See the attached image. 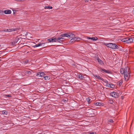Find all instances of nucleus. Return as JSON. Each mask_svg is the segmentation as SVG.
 I'll list each match as a JSON object with an SVG mask.
<instances>
[{
	"label": "nucleus",
	"instance_id": "nucleus-1",
	"mask_svg": "<svg viewBox=\"0 0 134 134\" xmlns=\"http://www.w3.org/2000/svg\"><path fill=\"white\" fill-rule=\"evenodd\" d=\"M120 71L121 74H124L125 80L128 81L130 76L129 68L128 67H126L125 68H121Z\"/></svg>",
	"mask_w": 134,
	"mask_h": 134
},
{
	"label": "nucleus",
	"instance_id": "nucleus-2",
	"mask_svg": "<svg viewBox=\"0 0 134 134\" xmlns=\"http://www.w3.org/2000/svg\"><path fill=\"white\" fill-rule=\"evenodd\" d=\"M103 44L106 46L112 49H118L119 48V47L118 46L114 43H104Z\"/></svg>",
	"mask_w": 134,
	"mask_h": 134
},
{
	"label": "nucleus",
	"instance_id": "nucleus-3",
	"mask_svg": "<svg viewBox=\"0 0 134 134\" xmlns=\"http://www.w3.org/2000/svg\"><path fill=\"white\" fill-rule=\"evenodd\" d=\"M60 36L62 37H66L69 38H71V37H72L75 36L74 34L72 33L62 34H61Z\"/></svg>",
	"mask_w": 134,
	"mask_h": 134
},
{
	"label": "nucleus",
	"instance_id": "nucleus-4",
	"mask_svg": "<svg viewBox=\"0 0 134 134\" xmlns=\"http://www.w3.org/2000/svg\"><path fill=\"white\" fill-rule=\"evenodd\" d=\"M121 41L126 43H129L133 42V37H128L121 39Z\"/></svg>",
	"mask_w": 134,
	"mask_h": 134
},
{
	"label": "nucleus",
	"instance_id": "nucleus-5",
	"mask_svg": "<svg viewBox=\"0 0 134 134\" xmlns=\"http://www.w3.org/2000/svg\"><path fill=\"white\" fill-rule=\"evenodd\" d=\"M93 77L96 79H98L99 80H101L105 83H106L108 82L106 80H104L103 78L101 77L99 75H93Z\"/></svg>",
	"mask_w": 134,
	"mask_h": 134
},
{
	"label": "nucleus",
	"instance_id": "nucleus-6",
	"mask_svg": "<svg viewBox=\"0 0 134 134\" xmlns=\"http://www.w3.org/2000/svg\"><path fill=\"white\" fill-rule=\"evenodd\" d=\"M110 95L113 97L117 98L118 97V93L115 92H113L110 93Z\"/></svg>",
	"mask_w": 134,
	"mask_h": 134
},
{
	"label": "nucleus",
	"instance_id": "nucleus-7",
	"mask_svg": "<svg viewBox=\"0 0 134 134\" xmlns=\"http://www.w3.org/2000/svg\"><path fill=\"white\" fill-rule=\"evenodd\" d=\"M22 73L23 74H24V75L27 74L28 75H31L32 73L31 72L27 70H24L23 71Z\"/></svg>",
	"mask_w": 134,
	"mask_h": 134
},
{
	"label": "nucleus",
	"instance_id": "nucleus-8",
	"mask_svg": "<svg viewBox=\"0 0 134 134\" xmlns=\"http://www.w3.org/2000/svg\"><path fill=\"white\" fill-rule=\"evenodd\" d=\"M47 40L50 42H57V39L56 38H50L48 39Z\"/></svg>",
	"mask_w": 134,
	"mask_h": 134
},
{
	"label": "nucleus",
	"instance_id": "nucleus-9",
	"mask_svg": "<svg viewBox=\"0 0 134 134\" xmlns=\"http://www.w3.org/2000/svg\"><path fill=\"white\" fill-rule=\"evenodd\" d=\"M87 39H91L93 41H95L98 39V38L97 37H87Z\"/></svg>",
	"mask_w": 134,
	"mask_h": 134
},
{
	"label": "nucleus",
	"instance_id": "nucleus-10",
	"mask_svg": "<svg viewBox=\"0 0 134 134\" xmlns=\"http://www.w3.org/2000/svg\"><path fill=\"white\" fill-rule=\"evenodd\" d=\"M19 40V39L18 37H16L14 40V44H13V46H15V44L17 43L18 42V41Z\"/></svg>",
	"mask_w": 134,
	"mask_h": 134
},
{
	"label": "nucleus",
	"instance_id": "nucleus-11",
	"mask_svg": "<svg viewBox=\"0 0 134 134\" xmlns=\"http://www.w3.org/2000/svg\"><path fill=\"white\" fill-rule=\"evenodd\" d=\"M94 104L97 106H100L102 105H103V104L102 103L99 102H97L94 103Z\"/></svg>",
	"mask_w": 134,
	"mask_h": 134
},
{
	"label": "nucleus",
	"instance_id": "nucleus-12",
	"mask_svg": "<svg viewBox=\"0 0 134 134\" xmlns=\"http://www.w3.org/2000/svg\"><path fill=\"white\" fill-rule=\"evenodd\" d=\"M97 60L100 64L101 65H103V64L104 63L103 61L100 58H98Z\"/></svg>",
	"mask_w": 134,
	"mask_h": 134
},
{
	"label": "nucleus",
	"instance_id": "nucleus-13",
	"mask_svg": "<svg viewBox=\"0 0 134 134\" xmlns=\"http://www.w3.org/2000/svg\"><path fill=\"white\" fill-rule=\"evenodd\" d=\"M102 70L107 73L110 74L111 73V71L108 70H106L105 69H102Z\"/></svg>",
	"mask_w": 134,
	"mask_h": 134
},
{
	"label": "nucleus",
	"instance_id": "nucleus-14",
	"mask_svg": "<svg viewBox=\"0 0 134 134\" xmlns=\"http://www.w3.org/2000/svg\"><path fill=\"white\" fill-rule=\"evenodd\" d=\"M4 13L6 14H10L11 13V11L10 10H6L4 11Z\"/></svg>",
	"mask_w": 134,
	"mask_h": 134
},
{
	"label": "nucleus",
	"instance_id": "nucleus-15",
	"mask_svg": "<svg viewBox=\"0 0 134 134\" xmlns=\"http://www.w3.org/2000/svg\"><path fill=\"white\" fill-rule=\"evenodd\" d=\"M74 41H80L81 39V38L79 37H73Z\"/></svg>",
	"mask_w": 134,
	"mask_h": 134
},
{
	"label": "nucleus",
	"instance_id": "nucleus-16",
	"mask_svg": "<svg viewBox=\"0 0 134 134\" xmlns=\"http://www.w3.org/2000/svg\"><path fill=\"white\" fill-rule=\"evenodd\" d=\"M63 39V38L62 37H59L57 38V41L58 42L61 43V42H62V40H61Z\"/></svg>",
	"mask_w": 134,
	"mask_h": 134
},
{
	"label": "nucleus",
	"instance_id": "nucleus-17",
	"mask_svg": "<svg viewBox=\"0 0 134 134\" xmlns=\"http://www.w3.org/2000/svg\"><path fill=\"white\" fill-rule=\"evenodd\" d=\"M44 79L45 80H49L50 79V77L47 76H45L43 77Z\"/></svg>",
	"mask_w": 134,
	"mask_h": 134
},
{
	"label": "nucleus",
	"instance_id": "nucleus-18",
	"mask_svg": "<svg viewBox=\"0 0 134 134\" xmlns=\"http://www.w3.org/2000/svg\"><path fill=\"white\" fill-rule=\"evenodd\" d=\"M2 114H5L6 115H7L8 114V111L5 110L2 111Z\"/></svg>",
	"mask_w": 134,
	"mask_h": 134
},
{
	"label": "nucleus",
	"instance_id": "nucleus-19",
	"mask_svg": "<svg viewBox=\"0 0 134 134\" xmlns=\"http://www.w3.org/2000/svg\"><path fill=\"white\" fill-rule=\"evenodd\" d=\"M44 8H52V7H50L48 6L47 4L44 5Z\"/></svg>",
	"mask_w": 134,
	"mask_h": 134
},
{
	"label": "nucleus",
	"instance_id": "nucleus-20",
	"mask_svg": "<svg viewBox=\"0 0 134 134\" xmlns=\"http://www.w3.org/2000/svg\"><path fill=\"white\" fill-rule=\"evenodd\" d=\"M14 31V29H7V31L8 32H10L12 31Z\"/></svg>",
	"mask_w": 134,
	"mask_h": 134
},
{
	"label": "nucleus",
	"instance_id": "nucleus-21",
	"mask_svg": "<svg viewBox=\"0 0 134 134\" xmlns=\"http://www.w3.org/2000/svg\"><path fill=\"white\" fill-rule=\"evenodd\" d=\"M40 72H41V77H43V76L45 75V74L44 72L41 71Z\"/></svg>",
	"mask_w": 134,
	"mask_h": 134
},
{
	"label": "nucleus",
	"instance_id": "nucleus-22",
	"mask_svg": "<svg viewBox=\"0 0 134 134\" xmlns=\"http://www.w3.org/2000/svg\"><path fill=\"white\" fill-rule=\"evenodd\" d=\"M78 77L79 78L81 79H83L84 78V77H83L82 75L81 74H80L79 75Z\"/></svg>",
	"mask_w": 134,
	"mask_h": 134
},
{
	"label": "nucleus",
	"instance_id": "nucleus-23",
	"mask_svg": "<svg viewBox=\"0 0 134 134\" xmlns=\"http://www.w3.org/2000/svg\"><path fill=\"white\" fill-rule=\"evenodd\" d=\"M36 76L40 77H41V72H39L37 73L36 75Z\"/></svg>",
	"mask_w": 134,
	"mask_h": 134
},
{
	"label": "nucleus",
	"instance_id": "nucleus-24",
	"mask_svg": "<svg viewBox=\"0 0 134 134\" xmlns=\"http://www.w3.org/2000/svg\"><path fill=\"white\" fill-rule=\"evenodd\" d=\"M41 46V44H40V43H39L38 44H36L33 46V47H36L39 46Z\"/></svg>",
	"mask_w": 134,
	"mask_h": 134
},
{
	"label": "nucleus",
	"instance_id": "nucleus-25",
	"mask_svg": "<svg viewBox=\"0 0 134 134\" xmlns=\"http://www.w3.org/2000/svg\"><path fill=\"white\" fill-rule=\"evenodd\" d=\"M114 87V85L110 84V86H109V87L111 88H113Z\"/></svg>",
	"mask_w": 134,
	"mask_h": 134
},
{
	"label": "nucleus",
	"instance_id": "nucleus-26",
	"mask_svg": "<svg viewBox=\"0 0 134 134\" xmlns=\"http://www.w3.org/2000/svg\"><path fill=\"white\" fill-rule=\"evenodd\" d=\"M47 42H44V43H40V44H41V46H44V44H45L47 43Z\"/></svg>",
	"mask_w": 134,
	"mask_h": 134
},
{
	"label": "nucleus",
	"instance_id": "nucleus-27",
	"mask_svg": "<svg viewBox=\"0 0 134 134\" xmlns=\"http://www.w3.org/2000/svg\"><path fill=\"white\" fill-rule=\"evenodd\" d=\"M86 100L88 103L90 102L91 99L89 98H86Z\"/></svg>",
	"mask_w": 134,
	"mask_h": 134
},
{
	"label": "nucleus",
	"instance_id": "nucleus-28",
	"mask_svg": "<svg viewBox=\"0 0 134 134\" xmlns=\"http://www.w3.org/2000/svg\"><path fill=\"white\" fill-rule=\"evenodd\" d=\"M108 122L109 123H112L113 122V120L110 119L108 120Z\"/></svg>",
	"mask_w": 134,
	"mask_h": 134
},
{
	"label": "nucleus",
	"instance_id": "nucleus-29",
	"mask_svg": "<svg viewBox=\"0 0 134 134\" xmlns=\"http://www.w3.org/2000/svg\"><path fill=\"white\" fill-rule=\"evenodd\" d=\"M106 83V84L105 85L107 87H109V86H110V84L108 83V82Z\"/></svg>",
	"mask_w": 134,
	"mask_h": 134
},
{
	"label": "nucleus",
	"instance_id": "nucleus-30",
	"mask_svg": "<svg viewBox=\"0 0 134 134\" xmlns=\"http://www.w3.org/2000/svg\"><path fill=\"white\" fill-rule=\"evenodd\" d=\"M71 38H72L71 39V40H70V42H74L75 41H74V40L73 37H71Z\"/></svg>",
	"mask_w": 134,
	"mask_h": 134
},
{
	"label": "nucleus",
	"instance_id": "nucleus-31",
	"mask_svg": "<svg viewBox=\"0 0 134 134\" xmlns=\"http://www.w3.org/2000/svg\"><path fill=\"white\" fill-rule=\"evenodd\" d=\"M109 103H110V104H112V103H113V101L112 100H110L109 101Z\"/></svg>",
	"mask_w": 134,
	"mask_h": 134
},
{
	"label": "nucleus",
	"instance_id": "nucleus-32",
	"mask_svg": "<svg viewBox=\"0 0 134 134\" xmlns=\"http://www.w3.org/2000/svg\"><path fill=\"white\" fill-rule=\"evenodd\" d=\"M88 134H96V132H88Z\"/></svg>",
	"mask_w": 134,
	"mask_h": 134
},
{
	"label": "nucleus",
	"instance_id": "nucleus-33",
	"mask_svg": "<svg viewBox=\"0 0 134 134\" xmlns=\"http://www.w3.org/2000/svg\"><path fill=\"white\" fill-rule=\"evenodd\" d=\"M91 0H85V2H90L91 1Z\"/></svg>",
	"mask_w": 134,
	"mask_h": 134
},
{
	"label": "nucleus",
	"instance_id": "nucleus-34",
	"mask_svg": "<svg viewBox=\"0 0 134 134\" xmlns=\"http://www.w3.org/2000/svg\"><path fill=\"white\" fill-rule=\"evenodd\" d=\"M5 96L7 97H12L11 95H9V94L6 95Z\"/></svg>",
	"mask_w": 134,
	"mask_h": 134
},
{
	"label": "nucleus",
	"instance_id": "nucleus-35",
	"mask_svg": "<svg viewBox=\"0 0 134 134\" xmlns=\"http://www.w3.org/2000/svg\"><path fill=\"white\" fill-rule=\"evenodd\" d=\"M12 10L13 11V13H14V14H15V13H16V11L17 10H15L13 9H12Z\"/></svg>",
	"mask_w": 134,
	"mask_h": 134
},
{
	"label": "nucleus",
	"instance_id": "nucleus-36",
	"mask_svg": "<svg viewBox=\"0 0 134 134\" xmlns=\"http://www.w3.org/2000/svg\"><path fill=\"white\" fill-rule=\"evenodd\" d=\"M3 13V12L2 11L0 10V15L2 14Z\"/></svg>",
	"mask_w": 134,
	"mask_h": 134
},
{
	"label": "nucleus",
	"instance_id": "nucleus-37",
	"mask_svg": "<svg viewBox=\"0 0 134 134\" xmlns=\"http://www.w3.org/2000/svg\"><path fill=\"white\" fill-rule=\"evenodd\" d=\"M28 62H29V61L28 60H26V61H25V62L27 63Z\"/></svg>",
	"mask_w": 134,
	"mask_h": 134
},
{
	"label": "nucleus",
	"instance_id": "nucleus-38",
	"mask_svg": "<svg viewBox=\"0 0 134 134\" xmlns=\"http://www.w3.org/2000/svg\"><path fill=\"white\" fill-rule=\"evenodd\" d=\"M133 42H134V37H133Z\"/></svg>",
	"mask_w": 134,
	"mask_h": 134
},
{
	"label": "nucleus",
	"instance_id": "nucleus-39",
	"mask_svg": "<svg viewBox=\"0 0 134 134\" xmlns=\"http://www.w3.org/2000/svg\"><path fill=\"white\" fill-rule=\"evenodd\" d=\"M122 82H120V83H119V84L120 85H121V84H122Z\"/></svg>",
	"mask_w": 134,
	"mask_h": 134
},
{
	"label": "nucleus",
	"instance_id": "nucleus-40",
	"mask_svg": "<svg viewBox=\"0 0 134 134\" xmlns=\"http://www.w3.org/2000/svg\"><path fill=\"white\" fill-rule=\"evenodd\" d=\"M24 0H18V1H24Z\"/></svg>",
	"mask_w": 134,
	"mask_h": 134
},
{
	"label": "nucleus",
	"instance_id": "nucleus-41",
	"mask_svg": "<svg viewBox=\"0 0 134 134\" xmlns=\"http://www.w3.org/2000/svg\"><path fill=\"white\" fill-rule=\"evenodd\" d=\"M13 42H14V41L12 42V45H13V44H14V43Z\"/></svg>",
	"mask_w": 134,
	"mask_h": 134
},
{
	"label": "nucleus",
	"instance_id": "nucleus-42",
	"mask_svg": "<svg viewBox=\"0 0 134 134\" xmlns=\"http://www.w3.org/2000/svg\"><path fill=\"white\" fill-rule=\"evenodd\" d=\"M1 45H0V48L1 47Z\"/></svg>",
	"mask_w": 134,
	"mask_h": 134
},
{
	"label": "nucleus",
	"instance_id": "nucleus-43",
	"mask_svg": "<svg viewBox=\"0 0 134 134\" xmlns=\"http://www.w3.org/2000/svg\"><path fill=\"white\" fill-rule=\"evenodd\" d=\"M1 60L0 59V61Z\"/></svg>",
	"mask_w": 134,
	"mask_h": 134
}]
</instances>
